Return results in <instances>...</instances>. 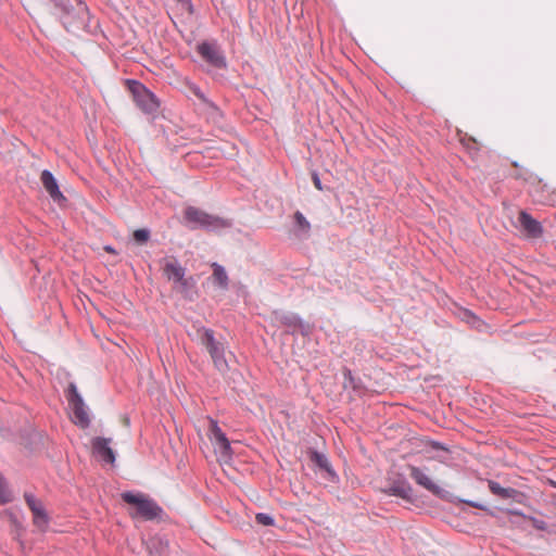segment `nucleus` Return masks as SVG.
Instances as JSON below:
<instances>
[{"mask_svg":"<svg viewBox=\"0 0 556 556\" xmlns=\"http://www.w3.org/2000/svg\"><path fill=\"white\" fill-rule=\"evenodd\" d=\"M198 337L200 343L204 345L210 353L214 366L217 368V370L220 372L227 371L229 366L225 355V345L222 342L215 340L214 333L210 329H198Z\"/></svg>","mask_w":556,"mask_h":556,"instance_id":"7ed1b4c3","label":"nucleus"},{"mask_svg":"<svg viewBox=\"0 0 556 556\" xmlns=\"http://www.w3.org/2000/svg\"><path fill=\"white\" fill-rule=\"evenodd\" d=\"M24 497L27 506L33 513L34 525L40 530H46L49 523V517L42 503L29 493H26Z\"/></svg>","mask_w":556,"mask_h":556,"instance_id":"0eeeda50","label":"nucleus"},{"mask_svg":"<svg viewBox=\"0 0 556 556\" xmlns=\"http://www.w3.org/2000/svg\"><path fill=\"white\" fill-rule=\"evenodd\" d=\"M518 223L521 231L529 238H539L543 233L540 222L534 219L530 214L521 211L518 215Z\"/></svg>","mask_w":556,"mask_h":556,"instance_id":"9b49d317","label":"nucleus"},{"mask_svg":"<svg viewBox=\"0 0 556 556\" xmlns=\"http://www.w3.org/2000/svg\"><path fill=\"white\" fill-rule=\"evenodd\" d=\"M208 422V439L217 446L224 457H230L231 447L229 440L217 425V421L210 419Z\"/></svg>","mask_w":556,"mask_h":556,"instance_id":"1a4fd4ad","label":"nucleus"},{"mask_svg":"<svg viewBox=\"0 0 556 556\" xmlns=\"http://www.w3.org/2000/svg\"><path fill=\"white\" fill-rule=\"evenodd\" d=\"M409 475L416 481L417 484L421 485L426 490L432 493H439L440 488L432 481V479L420 468L410 466Z\"/></svg>","mask_w":556,"mask_h":556,"instance_id":"ddd939ff","label":"nucleus"},{"mask_svg":"<svg viewBox=\"0 0 556 556\" xmlns=\"http://www.w3.org/2000/svg\"><path fill=\"white\" fill-rule=\"evenodd\" d=\"M197 51L213 66L218 68H224L226 66L225 58L220 53V49L215 43L202 42L198 46Z\"/></svg>","mask_w":556,"mask_h":556,"instance_id":"6e6552de","label":"nucleus"},{"mask_svg":"<svg viewBox=\"0 0 556 556\" xmlns=\"http://www.w3.org/2000/svg\"><path fill=\"white\" fill-rule=\"evenodd\" d=\"M313 182L318 190H323L321 182L317 174H313Z\"/></svg>","mask_w":556,"mask_h":556,"instance_id":"bb28decb","label":"nucleus"},{"mask_svg":"<svg viewBox=\"0 0 556 556\" xmlns=\"http://www.w3.org/2000/svg\"><path fill=\"white\" fill-rule=\"evenodd\" d=\"M541 180H539V186L533 191L534 199L546 205H556V188L553 190H549L548 186L546 184L540 185Z\"/></svg>","mask_w":556,"mask_h":556,"instance_id":"4468645a","label":"nucleus"},{"mask_svg":"<svg viewBox=\"0 0 556 556\" xmlns=\"http://www.w3.org/2000/svg\"><path fill=\"white\" fill-rule=\"evenodd\" d=\"M311 460L314 462L320 469L332 475V470H331L329 460L325 455L314 451L311 453Z\"/></svg>","mask_w":556,"mask_h":556,"instance_id":"aec40b11","label":"nucleus"},{"mask_svg":"<svg viewBox=\"0 0 556 556\" xmlns=\"http://www.w3.org/2000/svg\"><path fill=\"white\" fill-rule=\"evenodd\" d=\"M175 1L178 3V5L180 7V10L182 12H186L188 14L193 13V8H192L190 0H175Z\"/></svg>","mask_w":556,"mask_h":556,"instance_id":"393cba45","label":"nucleus"},{"mask_svg":"<svg viewBox=\"0 0 556 556\" xmlns=\"http://www.w3.org/2000/svg\"><path fill=\"white\" fill-rule=\"evenodd\" d=\"M105 251L112 253L113 252V249L111 247H105Z\"/></svg>","mask_w":556,"mask_h":556,"instance_id":"c85d7f7f","label":"nucleus"},{"mask_svg":"<svg viewBox=\"0 0 556 556\" xmlns=\"http://www.w3.org/2000/svg\"><path fill=\"white\" fill-rule=\"evenodd\" d=\"M160 268L163 276L174 283V288L185 293L195 285L192 277H186V269L175 256H166L160 261Z\"/></svg>","mask_w":556,"mask_h":556,"instance_id":"f03ea898","label":"nucleus"},{"mask_svg":"<svg viewBox=\"0 0 556 556\" xmlns=\"http://www.w3.org/2000/svg\"><path fill=\"white\" fill-rule=\"evenodd\" d=\"M123 424L128 427L129 426V418L128 417H123Z\"/></svg>","mask_w":556,"mask_h":556,"instance_id":"cd10ccee","label":"nucleus"},{"mask_svg":"<svg viewBox=\"0 0 556 556\" xmlns=\"http://www.w3.org/2000/svg\"><path fill=\"white\" fill-rule=\"evenodd\" d=\"M184 217L191 228H218L226 226V223L220 218L214 217L193 206L185 210Z\"/></svg>","mask_w":556,"mask_h":556,"instance_id":"20e7f679","label":"nucleus"},{"mask_svg":"<svg viewBox=\"0 0 556 556\" xmlns=\"http://www.w3.org/2000/svg\"><path fill=\"white\" fill-rule=\"evenodd\" d=\"M40 181L53 201L60 202L65 200L63 193L60 191L56 179L51 172L48 169L42 170L40 175Z\"/></svg>","mask_w":556,"mask_h":556,"instance_id":"f8f14e48","label":"nucleus"},{"mask_svg":"<svg viewBox=\"0 0 556 556\" xmlns=\"http://www.w3.org/2000/svg\"><path fill=\"white\" fill-rule=\"evenodd\" d=\"M12 501V494L8 488L4 478L0 475V505Z\"/></svg>","mask_w":556,"mask_h":556,"instance_id":"4be33fe9","label":"nucleus"},{"mask_svg":"<svg viewBox=\"0 0 556 556\" xmlns=\"http://www.w3.org/2000/svg\"><path fill=\"white\" fill-rule=\"evenodd\" d=\"M110 439L97 437L91 441L92 454L106 464H114L115 454L110 447Z\"/></svg>","mask_w":556,"mask_h":556,"instance_id":"9d476101","label":"nucleus"},{"mask_svg":"<svg viewBox=\"0 0 556 556\" xmlns=\"http://www.w3.org/2000/svg\"><path fill=\"white\" fill-rule=\"evenodd\" d=\"M134 98L137 105L146 113L152 114L156 112L160 106L154 94L140 84H137L134 89Z\"/></svg>","mask_w":556,"mask_h":556,"instance_id":"423d86ee","label":"nucleus"},{"mask_svg":"<svg viewBox=\"0 0 556 556\" xmlns=\"http://www.w3.org/2000/svg\"><path fill=\"white\" fill-rule=\"evenodd\" d=\"M121 496L125 503L131 506L129 515L132 518L152 520L157 518L162 513V508L153 500L142 493L124 492Z\"/></svg>","mask_w":556,"mask_h":556,"instance_id":"f257e3e1","label":"nucleus"},{"mask_svg":"<svg viewBox=\"0 0 556 556\" xmlns=\"http://www.w3.org/2000/svg\"><path fill=\"white\" fill-rule=\"evenodd\" d=\"M132 237L137 243L143 244L149 240L150 232L147 229H137L134 231Z\"/></svg>","mask_w":556,"mask_h":556,"instance_id":"5701e85b","label":"nucleus"},{"mask_svg":"<svg viewBox=\"0 0 556 556\" xmlns=\"http://www.w3.org/2000/svg\"><path fill=\"white\" fill-rule=\"evenodd\" d=\"M457 136H458L460 143L469 152H477L479 150L478 141L473 137L469 136L467 132H463L462 130H458Z\"/></svg>","mask_w":556,"mask_h":556,"instance_id":"6ab92c4d","label":"nucleus"},{"mask_svg":"<svg viewBox=\"0 0 556 556\" xmlns=\"http://www.w3.org/2000/svg\"><path fill=\"white\" fill-rule=\"evenodd\" d=\"M489 489L493 494H495L502 498H510V497H514L518 493L515 489L503 488L495 481L489 482Z\"/></svg>","mask_w":556,"mask_h":556,"instance_id":"f3484780","label":"nucleus"},{"mask_svg":"<svg viewBox=\"0 0 556 556\" xmlns=\"http://www.w3.org/2000/svg\"><path fill=\"white\" fill-rule=\"evenodd\" d=\"M294 219L299 228V231L304 236L308 235L311 225L308 220L305 218V216L301 212H295Z\"/></svg>","mask_w":556,"mask_h":556,"instance_id":"412c9836","label":"nucleus"},{"mask_svg":"<svg viewBox=\"0 0 556 556\" xmlns=\"http://www.w3.org/2000/svg\"><path fill=\"white\" fill-rule=\"evenodd\" d=\"M389 494L402 497L404 500H410L413 496V489L410 488V485L408 483H404V482L397 483V484H393L389 489Z\"/></svg>","mask_w":556,"mask_h":556,"instance_id":"dca6fc26","label":"nucleus"},{"mask_svg":"<svg viewBox=\"0 0 556 556\" xmlns=\"http://www.w3.org/2000/svg\"><path fill=\"white\" fill-rule=\"evenodd\" d=\"M256 522L262 526H273L274 518L267 514L258 513L255 516Z\"/></svg>","mask_w":556,"mask_h":556,"instance_id":"b1692460","label":"nucleus"},{"mask_svg":"<svg viewBox=\"0 0 556 556\" xmlns=\"http://www.w3.org/2000/svg\"><path fill=\"white\" fill-rule=\"evenodd\" d=\"M531 520H532L534 528H536L538 530H546L547 529L545 521L539 520L535 518H532Z\"/></svg>","mask_w":556,"mask_h":556,"instance_id":"a878e982","label":"nucleus"},{"mask_svg":"<svg viewBox=\"0 0 556 556\" xmlns=\"http://www.w3.org/2000/svg\"><path fill=\"white\" fill-rule=\"evenodd\" d=\"M280 321L282 325L288 327L291 331H296V330H301L302 332L304 331L305 326H304L303 321L301 320V318L296 315H293V314L286 315L281 318Z\"/></svg>","mask_w":556,"mask_h":556,"instance_id":"a211bd4d","label":"nucleus"},{"mask_svg":"<svg viewBox=\"0 0 556 556\" xmlns=\"http://www.w3.org/2000/svg\"><path fill=\"white\" fill-rule=\"evenodd\" d=\"M212 268H213V275H212L213 282L215 285L219 286L222 289H227L228 276L226 274L225 268L217 263H213Z\"/></svg>","mask_w":556,"mask_h":556,"instance_id":"2eb2a0df","label":"nucleus"},{"mask_svg":"<svg viewBox=\"0 0 556 556\" xmlns=\"http://www.w3.org/2000/svg\"><path fill=\"white\" fill-rule=\"evenodd\" d=\"M68 405L73 412V420L76 425L81 428H87L90 424V419L84 404L81 396L79 395L77 388L74 383L68 386L67 390Z\"/></svg>","mask_w":556,"mask_h":556,"instance_id":"39448f33","label":"nucleus"}]
</instances>
